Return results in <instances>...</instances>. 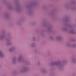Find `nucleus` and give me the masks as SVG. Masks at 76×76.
<instances>
[{"label":"nucleus","mask_w":76,"mask_h":76,"mask_svg":"<svg viewBox=\"0 0 76 76\" xmlns=\"http://www.w3.org/2000/svg\"><path fill=\"white\" fill-rule=\"evenodd\" d=\"M50 64L51 66H54L56 65V67L59 69L60 70H62L64 68V65L62 64H58V62L57 61H55L54 62H51L50 63Z\"/></svg>","instance_id":"f257e3e1"},{"label":"nucleus","mask_w":76,"mask_h":76,"mask_svg":"<svg viewBox=\"0 0 76 76\" xmlns=\"http://www.w3.org/2000/svg\"><path fill=\"white\" fill-rule=\"evenodd\" d=\"M69 30L67 28L64 27L62 28V30L66 32H70V33H74V30L73 29V27H72V26H69Z\"/></svg>","instance_id":"f03ea898"},{"label":"nucleus","mask_w":76,"mask_h":76,"mask_svg":"<svg viewBox=\"0 0 76 76\" xmlns=\"http://www.w3.org/2000/svg\"><path fill=\"white\" fill-rule=\"evenodd\" d=\"M28 69V68L26 66H24L22 67L21 70L20 71V72L21 73H23V72H25L26 71H27Z\"/></svg>","instance_id":"7ed1b4c3"},{"label":"nucleus","mask_w":76,"mask_h":76,"mask_svg":"<svg viewBox=\"0 0 76 76\" xmlns=\"http://www.w3.org/2000/svg\"><path fill=\"white\" fill-rule=\"evenodd\" d=\"M23 59V56L22 55H20L18 59V62L20 63L22 62Z\"/></svg>","instance_id":"20e7f679"},{"label":"nucleus","mask_w":76,"mask_h":76,"mask_svg":"<svg viewBox=\"0 0 76 76\" xmlns=\"http://www.w3.org/2000/svg\"><path fill=\"white\" fill-rule=\"evenodd\" d=\"M6 34L4 33L0 35V39H4L6 38Z\"/></svg>","instance_id":"39448f33"},{"label":"nucleus","mask_w":76,"mask_h":76,"mask_svg":"<svg viewBox=\"0 0 76 76\" xmlns=\"http://www.w3.org/2000/svg\"><path fill=\"white\" fill-rule=\"evenodd\" d=\"M29 46H31V47H34L36 46V43L35 42H33L31 43H28Z\"/></svg>","instance_id":"423d86ee"},{"label":"nucleus","mask_w":76,"mask_h":76,"mask_svg":"<svg viewBox=\"0 0 76 76\" xmlns=\"http://www.w3.org/2000/svg\"><path fill=\"white\" fill-rule=\"evenodd\" d=\"M16 48L15 46H13L11 48H9V51L11 52V51H15V50H16Z\"/></svg>","instance_id":"0eeeda50"},{"label":"nucleus","mask_w":76,"mask_h":76,"mask_svg":"<svg viewBox=\"0 0 76 76\" xmlns=\"http://www.w3.org/2000/svg\"><path fill=\"white\" fill-rule=\"evenodd\" d=\"M16 59H17V57H15L13 58L12 63L13 64H16Z\"/></svg>","instance_id":"6e6552de"},{"label":"nucleus","mask_w":76,"mask_h":76,"mask_svg":"<svg viewBox=\"0 0 76 76\" xmlns=\"http://www.w3.org/2000/svg\"><path fill=\"white\" fill-rule=\"evenodd\" d=\"M63 39V37L61 36H58L56 37V39L58 41L59 40H61Z\"/></svg>","instance_id":"1a4fd4ad"},{"label":"nucleus","mask_w":76,"mask_h":76,"mask_svg":"<svg viewBox=\"0 0 76 76\" xmlns=\"http://www.w3.org/2000/svg\"><path fill=\"white\" fill-rule=\"evenodd\" d=\"M47 28L48 31H51V29H53V26L51 25H48L47 26Z\"/></svg>","instance_id":"9d476101"},{"label":"nucleus","mask_w":76,"mask_h":76,"mask_svg":"<svg viewBox=\"0 0 76 76\" xmlns=\"http://www.w3.org/2000/svg\"><path fill=\"white\" fill-rule=\"evenodd\" d=\"M4 57V53L2 52V51L0 50V57Z\"/></svg>","instance_id":"9b49d317"},{"label":"nucleus","mask_w":76,"mask_h":76,"mask_svg":"<svg viewBox=\"0 0 76 76\" xmlns=\"http://www.w3.org/2000/svg\"><path fill=\"white\" fill-rule=\"evenodd\" d=\"M40 72L42 73H45V72H47V70L46 69H41Z\"/></svg>","instance_id":"f8f14e48"},{"label":"nucleus","mask_w":76,"mask_h":76,"mask_svg":"<svg viewBox=\"0 0 76 76\" xmlns=\"http://www.w3.org/2000/svg\"><path fill=\"white\" fill-rule=\"evenodd\" d=\"M71 63H76V58H72L71 61Z\"/></svg>","instance_id":"ddd939ff"},{"label":"nucleus","mask_w":76,"mask_h":76,"mask_svg":"<svg viewBox=\"0 0 76 76\" xmlns=\"http://www.w3.org/2000/svg\"><path fill=\"white\" fill-rule=\"evenodd\" d=\"M67 45L69 47H72V44L71 43H68L67 44Z\"/></svg>","instance_id":"4468645a"},{"label":"nucleus","mask_w":76,"mask_h":76,"mask_svg":"<svg viewBox=\"0 0 76 76\" xmlns=\"http://www.w3.org/2000/svg\"><path fill=\"white\" fill-rule=\"evenodd\" d=\"M4 16L6 19H7L9 17V15L8 14H6Z\"/></svg>","instance_id":"2eb2a0df"},{"label":"nucleus","mask_w":76,"mask_h":76,"mask_svg":"<svg viewBox=\"0 0 76 76\" xmlns=\"http://www.w3.org/2000/svg\"><path fill=\"white\" fill-rule=\"evenodd\" d=\"M76 47V44L74 43L73 44H72V47Z\"/></svg>","instance_id":"dca6fc26"},{"label":"nucleus","mask_w":76,"mask_h":76,"mask_svg":"<svg viewBox=\"0 0 76 76\" xmlns=\"http://www.w3.org/2000/svg\"><path fill=\"white\" fill-rule=\"evenodd\" d=\"M34 5H35V4L34 2H33L31 4L30 6H33Z\"/></svg>","instance_id":"f3484780"},{"label":"nucleus","mask_w":76,"mask_h":76,"mask_svg":"<svg viewBox=\"0 0 76 76\" xmlns=\"http://www.w3.org/2000/svg\"><path fill=\"white\" fill-rule=\"evenodd\" d=\"M33 40L34 41H36V38L35 37H33Z\"/></svg>","instance_id":"a211bd4d"},{"label":"nucleus","mask_w":76,"mask_h":76,"mask_svg":"<svg viewBox=\"0 0 76 76\" xmlns=\"http://www.w3.org/2000/svg\"><path fill=\"white\" fill-rule=\"evenodd\" d=\"M49 38L50 39H52V40H54V38H53V37L52 36H50Z\"/></svg>","instance_id":"6ab92c4d"},{"label":"nucleus","mask_w":76,"mask_h":76,"mask_svg":"<svg viewBox=\"0 0 76 76\" xmlns=\"http://www.w3.org/2000/svg\"><path fill=\"white\" fill-rule=\"evenodd\" d=\"M35 52L36 54H37V53L39 52V50L38 49H36L35 50Z\"/></svg>","instance_id":"aec40b11"},{"label":"nucleus","mask_w":76,"mask_h":76,"mask_svg":"<svg viewBox=\"0 0 76 76\" xmlns=\"http://www.w3.org/2000/svg\"><path fill=\"white\" fill-rule=\"evenodd\" d=\"M20 10V8L19 7H17L16 9V10L18 12Z\"/></svg>","instance_id":"412c9836"},{"label":"nucleus","mask_w":76,"mask_h":76,"mask_svg":"<svg viewBox=\"0 0 76 76\" xmlns=\"http://www.w3.org/2000/svg\"><path fill=\"white\" fill-rule=\"evenodd\" d=\"M37 64H38V65H40V64H41V61H38Z\"/></svg>","instance_id":"4be33fe9"},{"label":"nucleus","mask_w":76,"mask_h":76,"mask_svg":"<svg viewBox=\"0 0 76 76\" xmlns=\"http://www.w3.org/2000/svg\"><path fill=\"white\" fill-rule=\"evenodd\" d=\"M12 44V42H10L7 43V45H10V44Z\"/></svg>","instance_id":"5701e85b"},{"label":"nucleus","mask_w":76,"mask_h":76,"mask_svg":"<svg viewBox=\"0 0 76 76\" xmlns=\"http://www.w3.org/2000/svg\"><path fill=\"white\" fill-rule=\"evenodd\" d=\"M66 9H69V5H67L66 6Z\"/></svg>","instance_id":"b1692460"},{"label":"nucleus","mask_w":76,"mask_h":76,"mask_svg":"<svg viewBox=\"0 0 76 76\" xmlns=\"http://www.w3.org/2000/svg\"><path fill=\"white\" fill-rule=\"evenodd\" d=\"M29 12L30 13H31V11H29Z\"/></svg>","instance_id":"393cba45"},{"label":"nucleus","mask_w":76,"mask_h":76,"mask_svg":"<svg viewBox=\"0 0 76 76\" xmlns=\"http://www.w3.org/2000/svg\"><path fill=\"white\" fill-rule=\"evenodd\" d=\"M8 41H10V39H9Z\"/></svg>","instance_id":"a878e982"},{"label":"nucleus","mask_w":76,"mask_h":76,"mask_svg":"<svg viewBox=\"0 0 76 76\" xmlns=\"http://www.w3.org/2000/svg\"><path fill=\"white\" fill-rule=\"evenodd\" d=\"M18 24H19V23H17Z\"/></svg>","instance_id":"bb28decb"}]
</instances>
